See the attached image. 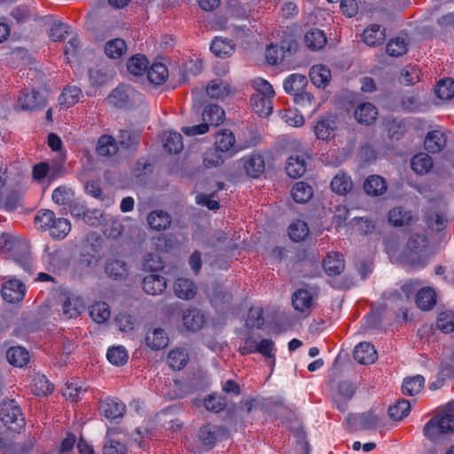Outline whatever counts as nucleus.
Masks as SVG:
<instances>
[{
  "mask_svg": "<svg viewBox=\"0 0 454 454\" xmlns=\"http://www.w3.org/2000/svg\"><path fill=\"white\" fill-rule=\"evenodd\" d=\"M454 432V414L443 412L431 418L424 426L423 434L431 442Z\"/></svg>",
  "mask_w": 454,
  "mask_h": 454,
  "instance_id": "obj_1",
  "label": "nucleus"
},
{
  "mask_svg": "<svg viewBox=\"0 0 454 454\" xmlns=\"http://www.w3.org/2000/svg\"><path fill=\"white\" fill-rule=\"evenodd\" d=\"M0 420L9 431L14 433H20L26 426L24 414L20 405L13 399L1 403Z\"/></svg>",
  "mask_w": 454,
  "mask_h": 454,
  "instance_id": "obj_2",
  "label": "nucleus"
},
{
  "mask_svg": "<svg viewBox=\"0 0 454 454\" xmlns=\"http://www.w3.org/2000/svg\"><path fill=\"white\" fill-rule=\"evenodd\" d=\"M229 434L224 426L207 423L199 428L197 437L206 450H212L216 442L224 439Z\"/></svg>",
  "mask_w": 454,
  "mask_h": 454,
  "instance_id": "obj_3",
  "label": "nucleus"
},
{
  "mask_svg": "<svg viewBox=\"0 0 454 454\" xmlns=\"http://www.w3.org/2000/svg\"><path fill=\"white\" fill-rule=\"evenodd\" d=\"M149 260L146 258L145 267L149 268L151 273L146 275L143 279V289L144 291L151 295H158L164 292L167 287L166 278L158 273V270H162L163 266L160 262L159 266L152 269L148 265Z\"/></svg>",
  "mask_w": 454,
  "mask_h": 454,
  "instance_id": "obj_4",
  "label": "nucleus"
},
{
  "mask_svg": "<svg viewBox=\"0 0 454 454\" xmlns=\"http://www.w3.org/2000/svg\"><path fill=\"white\" fill-rule=\"evenodd\" d=\"M45 97L38 91L24 92L18 98L17 106L21 111L41 112L46 107Z\"/></svg>",
  "mask_w": 454,
  "mask_h": 454,
  "instance_id": "obj_5",
  "label": "nucleus"
},
{
  "mask_svg": "<svg viewBox=\"0 0 454 454\" xmlns=\"http://www.w3.org/2000/svg\"><path fill=\"white\" fill-rule=\"evenodd\" d=\"M98 410L109 420L121 419L126 412V405L115 397H106L100 401Z\"/></svg>",
  "mask_w": 454,
  "mask_h": 454,
  "instance_id": "obj_6",
  "label": "nucleus"
},
{
  "mask_svg": "<svg viewBox=\"0 0 454 454\" xmlns=\"http://www.w3.org/2000/svg\"><path fill=\"white\" fill-rule=\"evenodd\" d=\"M337 115H321L316 121L313 130L316 137L329 140L335 136Z\"/></svg>",
  "mask_w": 454,
  "mask_h": 454,
  "instance_id": "obj_7",
  "label": "nucleus"
},
{
  "mask_svg": "<svg viewBox=\"0 0 454 454\" xmlns=\"http://www.w3.org/2000/svg\"><path fill=\"white\" fill-rule=\"evenodd\" d=\"M26 286L19 279H10L1 288L3 299L9 303H16L24 299Z\"/></svg>",
  "mask_w": 454,
  "mask_h": 454,
  "instance_id": "obj_8",
  "label": "nucleus"
},
{
  "mask_svg": "<svg viewBox=\"0 0 454 454\" xmlns=\"http://www.w3.org/2000/svg\"><path fill=\"white\" fill-rule=\"evenodd\" d=\"M135 94V90L130 86L121 84L111 92L107 99L116 107L123 108L129 105Z\"/></svg>",
  "mask_w": 454,
  "mask_h": 454,
  "instance_id": "obj_9",
  "label": "nucleus"
},
{
  "mask_svg": "<svg viewBox=\"0 0 454 454\" xmlns=\"http://www.w3.org/2000/svg\"><path fill=\"white\" fill-rule=\"evenodd\" d=\"M447 145V136L441 129L429 131L424 140V147L430 153H438Z\"/></svg>",
  "mask_w": 454,
  "mask_h": 454,
  "instance_id": "obj_10",
  "label": "nucleus"
},
{
  "mask_svg": "<svg viewBox=\"0 0 454 454\" xmlns=\"http://www.w3.org/2000/svg\"><path fill=\"white\" fill-rule=\"evenodd\" d=\"M243 167L247 176L253 178H257L265 170L264 159L261 153L254 152L243 158Z\"/></svg>",
  "mask_w": 454,
  "mask_h": 454,
  "instance_id": "obj_11",
  "label": "nucleus"
},
{
  "mask_svg": "<svg viewBox=\"0 0 454 454\" xmlns=\"http://www.w3.org/2000/svg\"><path fill=\"white\" fill-rule=\"evenodd\" d=\"M323 268L328 276L340 275L345 269L343 255L338 252L328 253L323 260Z\"/></svg>",
  "mask_w": 454,
  "mask_h": 454,
  "instance_id": "obj_12",
  "label": "nucleus"
},
{
  "mask_svg": "<svg viewBox=\"0 0 454 454\" xmlns=\"http://www.w3.org/2000/svg\"><path fill=\"white\" fill-rule=\"evenodd\" d=\"M354 359L361 364H371L378 357L377 351L370 342H360L353 351Z\"/></svg>",
  "mask_w": 454,
  "mask_h": 454,
  "instance_id": "obj_13",
  "label": "nucleus"
},
{
  "mask_svg": "<svg viewBox=\"0 0 454 454\" xmlns=\"http://www.w3.org/2000/svg\"><path fill=\"white\" fill-rule=\"evenodd\" d=\"M424 221L427 228L434 232L443 231L449 223L446 215L442 212L427 209L424 214Z\"/></svg>",
  "mask_w": 454,
  "mask_h": 454,
  "instance_id": "obj_14",
  "label": "nucleus"
},
{
  "mask_svg": "<svg viewBox=\"0 0 454 454\" xmlns=\"http://www.w3.org/2000/svg\"><path fill=\"white\" fill-rule=\"evenodd\" d=\"M386 38V30L378 24L368 26L363 33V41L371 47L382 44Z\"/></svg>",
  "mask_w": 454,
  "mask_h": 454,
  "instance_id": "obj_15",
  "label": "nucleus"
},
{
  "mask_svg": "<svg viewBox=\"0 0 454 454\" xmlns=\"http://www.w3.org/2000/svg\"><path fill=\"white\" fill-rule=\"evenodd\" d=\"M434 167L431 156L427 153H418L411 160V168L419 176L428 174Z\"/></svg>",
  "mask_w": 454,
  "mask_h": 454,
  "instance_id": "obj_16",
  "label": "nucleus"
},
{
  "mask_svg": "<svg viewBox=\"0 0 454 454\" xmlns=\"http://www.w3.org/2000/svg\"><path fill=\"white\" fill-rule=\"evenodd\" d=\"M118 151V143L114 137L103 135L98 138L96 146V153L99 157H111L115 155Z\"/></svg>",
  "mask_w": 454,
  "mask_h": 454,
  "instance_id": "obj_17",
  "label": "nucleus"
},
{
  "mask_svg": "<svg viewBox=\"0 0 454 454\" xmlns=\"http://www.w3.org/2000/svg\"><path fill=\"white\" fill-rule=\"evenodd\" d=\"M81 94V89L76 86L65 87L58 99L59 106V111H65L76 104L80 99Z\"/></svg>",
  "mask_w": 454,
  "mask_h": 454,
  "instance_id": "obj_18",
  "label": "nucleus"
},
{
  "mask_svg": "<svg viewBox=\"0 0 454 454\" xmlns=\"http://www.w3.org/2000/svg\"><path fill=\"white\" fill-rule=\"evenodd\" d=\"M183 323L187 330L199 331L205 324L204 314L199 309H189L183 314Z\"/></svg>",
  "mask_w": 454,
  "mask_h": 454,
  "instance_id": "obj_19",
  "label": "nucleus"
},
{
  "mask_svg": "<svg viewBox=\"0 0 454 454\" xmlns=\"http://www.w3.org/2000/svg\"><path fill=\"white\" fill-rule=\"evenodd\" d=\"M145 343L153 350H160L167 347L168 337L164 329L155 328L146 333Z\"/></svg>",
  "mask_w": 454,
  "mask_h": 454,
  "instance_id": "obj_20",
  "label": "nucleus"
},
{
  "mask_svg": "<svg viewBox=\"0 0 454 454\" xmlns=\"http://www.w3.org/2000/svg\"><path fill=\"white\" fill-rule=\"evenodd\" d=\"M174 291L176 297L183 300H192L197 294V286L192 280L179 278L175 282Z\"/></svg>",
  "mask_w": 454,
  "mask_h": 454,
  "instance_id": "obj_21",
  "label": "nucleus"
},
{
  "mask_svg": "<svg viewBox=\"0 0 454 454\" xmlns=\"http://www.w3.org/2000/svg\"><path fill=\"white\" fill-rule=\"evenodd\" d=\"M286 172L288 176L300 178L306 172V160L303 155H291L286 164Z\"/></svg>",
  "mask_w": 454,
  "mask_h": 454,
  "instance_id": "obj_22",
  "label": "nucleus"
},
{
  "mask_svg": "<svg viewBox=\"0 0 454 454\" xmlns=\"http://www.w3.org/2000/svg\"><path fill=\"white\" fill-rule=\"evenodd\" d=\"M363 187L366 194L379 196L387 191V184L382 176L372 175L365 179Z\"/></svg>",
  "mask_w": 454,
  "mask_h": 454,
  "instance_id": "obj_23",
  "label": "nucleus"
},
{
  "mask_svg": "<svg viewBox=\"0 0 454 454\" xmlns=\"http://www.w3.org/2000/svg\"><path fill=\"white\" fill-rule=\"evenodd\" d=\"M313 297L309 291L299 288L292 294V304L295 310L305 312L312 306Z\"/></svg>",
  "mask_w": 454,
  "mask_h": 454,
  "instance_id": "obj_24",
  "label": "nucleus"
},
{
  "mask_svg": "<svg viewBox=\"0 0 454 454\" xmlns=\"http://www.w3.org/2000/svg\"><path fill=\"white\" fill-rule=\"evenodd\" d=\"M171 216L163 210H155L147 216V223L151 229L160 231L167 230L171 224Z\"/></svg>",
  "mask_w": 454,
  "mask_h": 454,
  "instance_id": "obj_25",
  "label": "nucleus"
},
{
  "mask_svg": "<svg viewBox=\"0 0 454 454\" xmlns=\"http://www.w3.org/2000/svg\"><path fill=\"white\" fill-rule=\"evenodd\" d=\"M387 218L389 223L395 227L407 226L413 221L411 212L402 207H396L389 210Z\"/></svg>",
  "mask_w": 454,
  "mask_h": 454,
  "instance_id": "obj_26",
  "label": "nucleus"
},
{
  "mask_svg": "<svg viewBox=\"0 0 454 454\" xmlns=\"http://www.w3.org/2000/svg\"><path fill=\"white\" fill-rule=\"evenodd\" d=\"M435 291L431 287H423L416 294L415 302L421 310H429L436 303Z\"/></svg>",
  "mask_w": 454,
  "mask_h": 454,
  "instance_id": "obj_27",
  "label": "nucleus"
},
{
  "mask_svg": "<svg viewBox=\"0 0 454 454\" xmlns=\"http://www.w3.org/2000/svg\"><path fill=\"white\" fill-rule=\"evenodd\" d=\"M250 106L254 114H272V99L260 93H254L250 97Z\"/></svg>",
  "mask_w": 454,
  "mask_h": 454,
  "instance_id": "obj_28",
  "label": "nucleus"
},
{
  "mask_svg": "<svg viewBox=\"0 0 454 454\" xmlns=\"http://www.w3.org/2000/svg\"><path fill=\"white\" fill-rule=\"evenodd\" d=\"M36 444L35 436H28L20 442H12L1 454H32Z\"/></svg>",
  "mask_w": 454,
  "mask_h": 454,
  "instance_id": "obj_29",
  "label": "nucleus"
},
{
  "mask_svg": "<svg viewBox=\"0 0 454 454\" xmlns=\"http://www.w3.org/2000/svg\"><path fill=\"white\" fill-rule=\"evenodd\" d=\"M311 82L317 88H325L330 82L331 71L324 65L314 66L309 71Z\"/></svg>",
  "mask_w": 454,
  "mask_h": 454,
  "instance_id": "obj_30",
  "label": "nucleus"
},
{
  "mask_svg": "<svg viewBox=\"0 0 454 454\" xmlns=\"http://www.w3.org/2000/svg\"><path fill=\"white\" fill-rule=\"evenodd\" d=\"M6 358L12 365L23 367L29 361V353L20 346L11 347L6 352Z\"/></svg>",
  "mask_w": 454,
  "mask_h": 454,
  "instance_id": "obj_31",
  "label": "nucleus"
},
{
  "mask_svg": "<svg viewBox=\"0 0 454 454\" xmlns=\"http://www.w3.org/2000/svg\"><path fill=\"white\" fill-rule=\"evenodd\" d=\"M149 61L145 55L136 54L127 61V69L134 76H141L147 73Z\"/></svg>",
  "mask_w": 454,
  "mask_h": 454,
  "instance_id": "obj_32",
  "label": "nucleus"
},
{
  "mask_svg": "<svg viewBox=\"0 0 454 454\" xmlns=\"http://www.w3.org/2000/svg\"><path fill=\"white\" fill-rule=\"evenodd\" d=\"M307 84L308 80L305 75L293 74L284 81L283 87L286 93L294 96L302 91Z\"/></svg>",
  "mask_w": 454,
  "mask_h": 454,
  "instance_id": "obj_33",
  "label": "nucleus"
},
{
  "mask_svg": "<svg viewBox=\"0 0 454 454\" xmlns=\"http://www.w3.org/2000/svg\"><path fill=\"white\" fill-rule=\"evenodd\" d=\"M330 186L333 192L340 195H344L351 191L353 187V182L350 176L344 172H339L333 178Z\"/></svg>",
  "mask_w": 454,
  "mask_h": 454,
  "instance_id": "obj_34",
  "label": "nucleus"
},
{
  "mask_svg": "<svg viewBox=\"0 0 454 454\" xmlns=\"http://www.w3.org/2000/svg\"><path fill=\"white\" fill-rule=\"evenodd\" d=\"M425 386V378L422 375L407 377L402 384V393L405 395L413 396L419 394Z\"/></svg>",
  "mask_w": 454,
  "mask_h": 454,
  "instance_id": "obj_35",
  "label": "nucleus"
},
{
  "mask_svg": "<svg viewBox=\"0 0 454 454\" xmlns=\"http://www.w3.org/2000/svg\"><path fill=\"white\" fill-rule=\"evenodd\" d=\"M291 196L296 203H307L313 196L312 187L305 182H297L291 190Z\"/></svg>",
  "mask_w": 454,
  "mask_h": 454,
  "instance_id": "obj_36",
  "label": "nucleus"
},
{
  "mask_svg": "<svg viewBox=\"0 0 454 454\" xmlns=\"http://www.w3.org/2000/svg\"><path fill=\"white\" fill-rule=\"evenodd\" d=\"M148 81L155 85L162 84L168 76L167 67L160 62L153 63L147 70Z\"/></svg>",
  "mask_w": 454,
  "mask_h": 454,
  "instance_id": "obj_37",
  "label": "nucleus"
},
{
  "mask_svg": "<svg viewBox=\"0 0 454 454\" xmlns=\"http://www.w3.org/2000/svg\"><path fill=\"white\" fill-rule=\"evenodd\" d=\"M411 403L406 399H399L387 409L388 416L395 421H399L407 417L411 411Z\"/></svg>",
  "mask_w": 454,
  "mask_h": 454,
  "instance_id": "obj_38",
  "label": "nucleus"
},
{
  "mask_svg": "<svg viewBox=\"0 0 454 454\" xmlns=\"http://www.w3.org/2000/svg\"><path fill=\"white\" fill-rule=\"evenodd\" d=\"M235 142L234 134L228 129H223L216 134L215 147L223 153H229L232 150Z\"/></svg>",
  "mask_w": 454,
  "mask_h": 454,
  "instance_id": "obj_39",
  "label": "nucleus"
},
{
  "mask_svg": "<svg viewBox=\"0 0 454 454\" xmlns=\"http://www.w3.org/2000/svg\"><path fill=\"white\" fill-rule=\"evenodd\" d=\"M189 361L188 353L184 348L172 349L168 356V364L175 371H179L184 368Z\"/></svg>",
  "mask_w": 454,
  "mask_h": 454,
  "instance_id": "obj_40",
  "label": "nucleus"
},
{
  "mask_svg": "<svg viewBox=\"0 0 454 454\" xmlns=\"http://www.w3.org/2000/svg\"><path fill=\"white\" fill-rule=\"evenodd\" d=\"M163 148L169 154H177L184 148L183 137L177 132H168L163 139Z\"/></svg>",
  "mask_w": 454,
  "mask_h": 454,
  "instance_id": "obj_41",
  "label": "nucleus"
},
{
  "mask_svg": "<svg viewBox=\"0 0 454 454\" xmlns=\"http://www.w3.org/2000/svg\"><path fill=\"white\" fill-rule=\"evenodd\" d=\"M33 393L38 396H46L54 390V386L43 374H37L33 379Z\"/></svg>",
  "mask_w": 454,
  "mask_h": 454,
  "instance_id": "obj_42",
  "label": "nucleus"
},
{
  "mask_svg": "<svg viewBox=\"0 0 454 454\" xmlns=\"http://www.w3.org/2000/svg\"><path fill=\"white\" fill-rule=\"evenodd\" d=\"M305 43L311 50H320L326 43V36L324 32L318 28H312L305 35Z\"/></svg>",
  "mask_w": 454,
  "mask_h": 454,
  "instance_id": "obj_43",
  "label": "nucleus"
},
{
  "mask_svg": "<svg viewBox=\"0 0 454 454\" xmlns=\"http://www.w3.org/2000/svg\"><path fill=\"white\" fill-rule=\"evenodd\" d=\"M105 53L110 59H120L127 51V45L123 39L114 38L105 44Z\"/></svg>",
  "mask_w": 454,
  "mask_h": 454,
  "instance_id": "obj_44",
  "label": "nucleus"
},
{
  "mask_svg": "<svg viewBox=\"0 0 454 454\" xmlns=\"http://www.w3.org/2000/svg\"><path fill=\"white\" fill-rule=\"evenodd\" d=\"M71 230L70 222L63 217L55 218L51 228L50 235L55 239H63L67 237Z\"/></svg>",
  "mask_w": 454,
  "mask_h": 454,
  "instance_id": "obj_45",
  "label": "nucleus"
},
{
  "mask_svg": "<svg viewBox=\"0 0 454 454\" xmlns=\"http://www.w3.org/2000/svg\"><path fill=\"white\" fill-rule=\"evenodd\" d=\"M106 358L110 364L121 366L127 363L129 353L123 346H114L107 349Z\"/></svg>",
  "mask_w": 454,
  "mask_h": 454,
  "instance_id": "obj_46",
  "label": "nucleus"
},
{
  "mask_svg": "<svg viewBox=\"0 0 454 454\" xmlns=\"http://www.w3.org/2000/svg\"><path fill=\"white\" fill-rule=\"evenodd\" d=\"M309 231L307 223L302 220L294 221L288 228V235L294 242L304 240L309 235Z\"/></svg>",
  "mask_w": 454,
  "mask_h": 454,
  "instance_id": "obj_47",
  "label": "nucleus"
},
{
  "mask_svg": "<svg viewBox=\"0 0 454 454\" xmlns=\"http://www.w3.org/2000/svg\"><path fill=\"white\" fill-rule=\"evenodd\" d=\"M110 309L106 302H95L90 308V316L96 323H104L110 317Z\"/></svg>",
  "mask_w": 454,
  "mask_h": 454,
  "instance_id": "obj_48",
  "label": "nucleus"
},
{
  "mask_svg": "<svg viewBox=\"0 0 454 454\" xmlns=\"http://www.w3.org/2000/svg\"><path fill=\"white\" fill-rule=\"evenodd\" d=\"M84 392H86V389L74 380L67 381L62 390L63 395L71 402L79 401Z\"/></svg>",
  "mask_w": 454,
  "mask_h": 454,
  "instance_id": "obj_49",
  "label": "nucleus"
},
{
  "mask_svg": "<svg viewBox=\"0 0 454 454\" xmlns=\"http://www.w3.org/2000/svg\"><path fill=\"white\" fill-rule=\"evenodd\" d=\"M119 141L123 148L136 151L139 145L140 134L131 130H121Z\"/></svg>",
  "mask_w": 454,
  "mask_h": 454,
  "instance_id": "obj_50",
  "label": "nucleus"
},
{
  "mask_svg": "<svg viewBox=\"0 0 454 454\" xmlns=\"http://www.w3.org/2000/svg\"><path fill=\"white\" fill-rule=\"evenodd\" d=\"M434 92L440 99L452 98L454 97V80L451 78L440 80L434 88Z\"/></svg>",
  "mask_w": 454,
  "mask_h": 454,
  "instance_id": "obj_51",
  "label": "nucleus"
},
{
  "mask_svg": "<svg viewBox=\"0 0 454 454\" xmlns=\"http://www.w3.org/2000/svg\"><path fill=\"white\" fill-rule=\"evenodd\" d=\"M106 274L113 279H122L128 274L126 263L120 260L109 261L106 265Z\"/></svg>",
  "mask_w": 454,
  "mask_h": 454,
  "instance_id": "obj_52",
  "label": "nucleus"
},
{
  "mask_svg": "<svg viewBox=\"0 0 454 454\" xmlns=\"http://www.w3.org/2000/svg\"><path fill=\"white\" fill-rule=\"evenodd\" d=\"M210 50L218 58H227L232 54L234 47L230 42L215 37L211 43Z\"/></svg>",
  "mask_w": 454,
  "mask_h": 454,
  "instance_id": "obj_53",
  "label": "nucleus"
},
{
  "mask_svg": "<svg viewBox=\"0 0 454 454\" xmlns=\"http://www.w3.org/2000/svg\"><path fill=\"white\" fill-rule=\"evenodd\" d=\"M428 245V239L426 235L419 233L411 234L407 241V248L416 254L426 250Z\"/></svg>",
  "mask_w": 454,
  "mask_h": 454,
  "instance_id": "obj_54",
  "label": "nucleus"
},
{
  "mask_svg": "<svg viewBox=\"0 0 454 454\" xmlns=\"http://www.w3.org/2000/svg\"><path fill=\"white\" fill-rule=\"evenodd\" d=\"M224 162L223 153L214 148L207 149L203 154V165L206 168H215Z\"/></svg>",
  "mask_w": 454,
  "mask_h": 454,
  "instance_id": "obj_55",
  "label": "nucleus"
},
{
  "mask_svg": "<svg viewBox=\"0 0 454 454\" xmlns=\"http://www.w3.org/2000/svg\"><path fill=\"white\" fill-rule=\"evenodd\" d=\"M56 218L53 211L50 209H40L35 217V223L41 231H49L54 219Z\"/></svg>",
  "mask_w": 454,
  "mask_h": 454,
  "instance_id": "obj_56",
  "label": "nucleus"
},
{
  "mask_svg": "<svg viewBox=\"0 0 454 454\" xmlns=\"http://www.w3.org/2000/svg\"><path fill=\"white\" fill-rule=\"evenodd\" d=\"M226 398L217 395H208L204 399V406L207 411L219 413L223 411L226 407Z\"/></svg>",
  "mask_w": 454,
  "mask_h": 454,
  "instance_id": "obj_57",
  "label": "nucleus"
},
{
  "mask_svg": "<svg viewBox=\"0 0 454 454\" xmlns=\"http://www.w3.org/2000/svg\"><path fill=\"white\" fill-rule=\"evenodd\" d=\"M230 92V85L219 80H213L207 87V95L211 98H219Z\"/></svg>",
  "mask_w": 454,
  "mask_h": 454,
  "instance_id": "obj_58",
  "label": "nucleus"
},
{
  "mask_svg": "<svg viewBox=\"0 0 454 454\" xmlns=\"http://www.w3.org/2000/svg\"><path fill=\"white\" fill-rule=\"evenodd\" d=\"M387 135L392 140H398L405 132L404 124L399 121H397L395 118L387 119L384 122Z\"/></svg>",
  "mask_w": 454,
  "mask_h": 454,
  "instance_id": "obj_59",
  "label": "nucleus"
},
{
  "mask_svg": "<svg viewBox=\"0 0 454 454\" xmlns=\"http://www.w3.org/2000/svg\"><path fill=\"white\" fill-rule=\"evenodd\" d=\"M408 43L403 38L396 37L390 40L386 47V51L389 56L400 57L406 53Z\"/></svg>",
  "mask_w": 454,
  "mask_h": 454,
  "instance_id": "obj_60",
  "label": "nucleus"
},
{
  "mask_svg": "<svg viewBox=\"0 0 454 454\" xmlns=\"http://www.w3.org/2000/svg\"><path fill=\"white\" fill-rule=\"evenodd\" d=\"M20 200L21 195L17 191H10L4 200L0 193V208H4L6 211H13L20 205Z\"/></svg>",
  "mask_w": 454,
  "mask_h": 454,
  "instance_id": "obj_61",
  "label": "nucleus"
},
{
  "mask_svg": "<svg viewBox=\"0 0 454 454\" xmlns=\"http://www.w3.org/2000/svg\"><path fill=\"white\" fill-rule=\"evenodd\" d=\"M264 324L263 310L262 308H251L247 313V326L260 329Z\"/></svg>",
  "mask_w": 454,
  "mask_h": 454,
  "instance_id": "obj_62",
  "label": "nucleus"
},
{
  "mask_svg": "<svg viewBox=\"0 0 454 454\" xmlns=\"http://www.w3.org/2000/svg\"><path fill=\"white\" fill-rule=\"evenodd\" d=\"M436 325L438 329L445 333H450L454 331V313L442 312L439 314Z\"/></svg>",
  "mask_w": 454,
  "mask_h": 454,
  "instance_id": "obj_63",
  "label": "nucleus"
},
{
  "mask_svg": "<svg viewBox=\"0 0 454 454\" xmlns=\"http://www.w3.org/2000/svg\"><path fill=\"white\" fill-rule=\"evenodd\" d=\"M72 197V191L63 186L54 189L51 195L52 200L61 206L69 205L73 200Z\"/></svg>",
  "mask_w": 454,
  "mask_h": 454,
  "instance_id": "obj_64",
  "label": "nucleus"
}]
</instances>
